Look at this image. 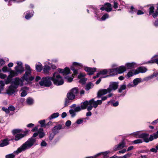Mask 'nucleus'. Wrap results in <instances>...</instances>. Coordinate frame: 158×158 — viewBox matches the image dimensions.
<instances>
[{
  "instance_id": "obj_31",
  "label": "nucleus",
  "mask_w": 158,
  "mask_h": 158,
  "mask_svg": "<svg viewBox=\"0 0 158 158\" xmlns=\"http://www.w3.org/2000/svg\"><path fill=\"white\" fill-rule=\"evenodd\" d=\"M137 10L133 6H131L130 7L129 12L132 14H134L135 13H136Z\"/></svg>"
},
{
  "instance_id": "obj_54",
  "label": "nucleus",
  "mask_w": 158,
  "mask_h": 158,
  "mask_svg": "<svg viewBox=\"0 0 158 158\" xmlns=\"http://www.w3.org/2000/svg\"><path fill=\"white\" fill-rule=\"evenodd\" d=\"M69 99L67 98H65L64 107H66L68 106V104L69 102Z\"/></svg>"
},
{
  "instance_id": "obj_37",
  "label": "nucleus",
  "mask_w": 158,
  "mask_h": 158,
  "mask_svg": "<svg viewBox=\"0 0 158 158\" xmlns=\"http://www.w3.org/2000/svg\"><path fill=\"white\" fill-rule=\"evenodd\" d=\"M70 69H71V70H72V71H73V73L72 74V77H74V76H77V75L78 74V71L79 70L75 69H74L73 67H70Z\"/></svg>"
},
{
  "instance_id": "obj_11",
  "label": "nucleus",
  "mask_w": 158,
  "mask_h": 158,
  "mask_svg": "<svg viewBox=\"0 0 158 158\" xmlns=\"http://www.w3.org/2000/svg\"><path fill=\"white\" fill-rule=\"evenodd\" d=\"M107 94V90L106 89H99L97 93V98H100L104 95Z\"/></svg>"
},
{
  "instance_id": "obj_2",
  "label": "nucleus",
  "mask_w": 158,
  "mask_h": 158,
  "mask_svg": "<svg viewBox=\"0 0 158 158\" xmlns=\"http://www.w3.org/2000/svg\"><path fill=\"white\" fill-rule=\"evenodd\" d=\"M52 78L49 76L44 77L41 79V81L39 82L40 86H44L45 87H49L52 85L51 81Z\"/></svg>"
},
{
  "instance_id": "obj_24",
  "label": "nucleus",
  "mask_w": 158,
  "mask_h": 158,
  "mask_svg": "<svg viewBox=\"0 0 158 158\" xmlns=\"http://www.w3.org/2000/svg\"><path fill=\"white\" fill-rule=\"evenodd\" d=\"M110 151H106L104 152H102L101 153H98L97 154L95 155L94 156V157H97L98 156H99L100 155H101V154H102L104 156L103 158H106V157H108V156H107V155L108 154L110 153Z\"/></svg>"
},
{
  "instance_id": "obj_55",
  "label": "nucleus",
  "mask_w": 158,
  "mask_h": 158,
  "mask_svg": "<svg viewBox=\"0 0 158 158\" xmlns=\"http://www.w3.org/2000/svg\"><path fill=\"white\" fill-rule=\"evenodd\" d=\"M15 155L13 154H10L6 155V158H14Z\"/></svg>"
},
{
  "instance_id": "obj_28",
  "label": "nucleus",
  "mask_w": 158,
  "mask_h": 158,
  "mask_svg": "<svg viewBox=\"0 0 158 158\" xmlns=\"http://www.w3.org/2000/svg\"><path fill=\"white\" fill-rule=\"evenodd\" d=\"M59 115V114L58 112L52 114L50 116L48 117L49 120H51L58 117Z\"/></svg>"
},
{
  "instance_id": "obj_29",
  "label": "nucleus",
  "mask_w": 158,
  "mask_h": 158,
  "mask_svg": "<svg viewBox=\"0 0 158 158\" xmlns=\"http://www.w3.org/2000/svg\"><path fill=\"white\" fill-rule=\"evenodd\" d=\"M71 92L73 94L75 95V96H77L79 94V90L77 87L73 88L71 90Z\"/></svg>"
},
{
  "instance_id": "obj_50",
  "label": "nucleus",
  "mask_w": 158,
  "mask_h": 158,
  "mask_svg": "<svg viewBox=\"0 0 158 158\" xmlns=\"http://www.w3.org/2000/svg\"><path fill=\"white\" fill-rule=\"evenodd\" d=\"M109 18V15L106 13L104 14L101 18V19L102 20L104 21L106 20V19Z\"/></svg>"
},
{
  "instance_id": "obj_62",
  "label": "nucleus",
  "mask_w": 158,
  "mask_h": 158,
  "mask_svg": "<svg viewBox=\"0 0 158 158\" xmlns=\"http://www.w3.org/2000/svg\"><path fill=\"white\" fill-rule=\"evenodd\" d=\"M39 138L41 139L43 138L45 135V133L43 132L39 133Z\"/></svg>"
},
{
  "instance_id": "obj_6",
  "label": "nucleus",
  "mask_w": 158,
  "mask_h": 158,
  "mask_svg": "<svg viewBox=\"0 0 158 158\" xmlns=\"http://www.w3.org/2000/svg\"><path fill=\"white\" fill-rule=\"evenodd\" d=\"M157 6L156 10L154 12V7L153 6H152L149 8V15H152L154 18H156L158 16V3L157 4Z\"/></svg>"
},
{
  "instance_id": "obj_33",
  "label": "nucleus",
  "mask_w": 158,
  "mask_h": 158,
  "mask_svg": "<svg viewBox=\"0 0 158 158\" xmlns=\"http://www.w3.org/2000/svg\"><path fill=\"white\" fill-rule=\"evenodd\" d=\"M102 103V101L101 100H98L97 101H95L94 105V107L96 108L98 107V105H101Z\"/></svg>"
},
{
  "instance_id": "obj_20",
  "label": "nucleus",
  "mask_w": 158,
  "mask_h": 158,
  "mask_svg": "<svg viewBox=\"0 0 158 158\" xmlns=\"http://www.w3.org/2000/svg\"><path fill=\"white\" fill-rule=\"evenodd\" d=\"M33 10L31 11V12H30V11H27L26 12L24 13V14H26L25 18L27 19H30L33 16L32 14Z\"/></svg>"
},
{
  "instance_id": "obj_58",
  "label": "nucleus",
  "mask_w": 158,
  "mask_h": 158,
  "mask_svg": "<svg viewBox=\"0 0 158 158\" xmlns=\"http://www.w3.org/2000/svg\"><path fill=\"white\" fill-rule=\"evenodd\" d=\"M52 124L53 123L52 122L50 121L47 123L46 124L45 127L48 128L50 126L52 125Z\"/></svg>"
},
{
  "instance_id": "obj_49",
  "label": "nucleus",
  "mask_w": 158,
  "mask_h": 158,
  "mask_svg": "<svg viewBox=\"0 0 158 158\" xmlns=\"http://www.w3.org/2000/svg\"><path fill=\"white\" fill-rule=\"evenodd\" d=\"M55 129L58 130V131L62 129V126L61 125L59 124L58 125L55 126L53 128V130H55Z\"/></svg>"
},
{
  "instance_id": "obj_32",
  "label": "nucleus",
  "mask_w": 158,
  "mask_h": 158,
  "mask_svg": "<svg viewBox=\"0 0 158 158\" xmlns=\"http://www.w3.org/2000/svg\"><path fill=\"white\" fill-rule=\"evenodd\" d=\"M141 79L140 78H136L134 79L133 81V83L134 85H137L139 83L141 82Z\"/></svg>"
},
{
  "instance_id": "obj_19",
  "label": "nucleus",
  "mask_w": 158,
  "mask_h": 158,
  "mask_svg": "<svg viewBox=\"0 0 158 158\" xmlns=\"http://www.w3.org/2000/svg\"><path fill=\"white\" fill-rule=\"evenodd\" d=\"M109 85L110 87L112 88L113 90H114L118 88V83L116 82H114L110 84Z\"/></svg>"
},
{
  "instance_id": "obj_63",
  "label": "nucleus",
  "mask_w": 158,
  "mask_h": 158,
  "mask_svg": "<svg viewBox=\"0 0 158 158\" xmlns=\"http://www.w3.org/2000/svg\"><path fill=\"white\" fill-rule=\"evenodd\" d=\"M71 124V122L70 120L67 121L65 123V125L66 127H69Z\"/></svg>"
},
{
  "instance_id": "obj_42",
  "label": "nucleus",
  "mask_w": 158,
  "mask_h": 158,
  "mask_svg": "<svg viewBox=\"0 0 158 158\" xmlns=\"http://www.w3.org/2000/svg\"><path fill=\"white\" fill-rule=\"evenodd\" d=\"M75 111L73 109L70 110L69 112L70 114L71 115V117L72 118L74 117L76 115Z\"/></svg>"
},
{
  "instance_id": "obj_44",
  "label": "nucleus",
  "mask_w": 158,
  "mask_h": 158,
  "mask_svg": "<svg viewBox=\"0 0 158 158\" xmlns=\"http://www.w3.org/2000/svg\"><path fill=\"white\" fill-rule=\"evenodd\" d=\"M87 78L85 77L81 78L79 81V83L82 84V85H84L85 84L86 81L87 80Z\"/></svg>"
},
{
  "instance_id": "obj_1",
  "label": "nucleus",
  "mask_w": 158,
  "mask_h": 158,
  "mask_svg": "<svg viewBox=\"0 0 158 158\" xmlns=\"http://www.w3.org/2000/svg\"><path fill=\"white\" fill-rule=\"evenodd\" d=\"M39 133L38 132L34 133L31 138H29L28 140L23 143L20 147L19 148L15 153L18 154L22 151L30 148L36 142V138Z\"/></svg>"
},
{
  "instance_id": "obj_27",
  "label": "nucleus",
  "mask_w": 158,
  "mask_h": 158,
  "mask_svg": "<svg viewBox=\"0 0 158 158\" xmlns=\"http://www.w3.org/2000/svg\"><path fill=\"white\" fill-rule=\"evenodd\" d=\"M10 75L13 77L14 76H18L19 73H19L17 72L16 71H14V70H10Z\"/></svg>"
},
{
  "instance_id": "obj_45",
  "label": "nucleus",
  "mask_w": 158,
  "mask_h": 158,
  "mask_svg": "<svg viewBox=\"0 0 158 158\" xmlns=\"http://www.w3.org/2000/svg\"><path fill=\"white\" fill-rule=\"evenodd\" d=\"M12 76L9 75L7 78V80L5 81L6 84H7L10 83L12 80Z\"/></svg>"
},
{
  "instance_id": "obj_51",
  "label": "nucleus",
  "mask_w": 158,
  "mask_h": 158,
  "mask_svg": "<svg viewBox=\"0 0 158 158\" xmlns=\"http://www.w3.org/2000/svg\"><path fill=\"white\" fill-rule=\"evenodd\" d=\"M134 75L133 73L131 71H129L127 75L126 76V77H127L128 78L132 77Z\"/></svg>"
},
{
  "instance_id": "obj_13",
  "label": "nucleus",
  "mask_w": 158,
  "mask_h": 158,
  "mask_svg": "<svg viewBox=\"0 0 158 158\" xmlns=\"http://www.w3.org/2000/svg\"><path fill=\"white\" fill-rule=\"evenodd\" d=\"M118 73L121 74L127 70V68L125 66L122 65L116 68Z\"/></svg>"
},
{
  "instance_id": "obj_46",
  "label": "nucleus",
  "mask_w": 158,
  "mask_h": 158,
  "mask_svg": "<svg viewBox=\"0 0 158 158\" xmlns=\"http://www.w3.org/2000/svg\"><path fill=\"white\" fill-rule=\"evenodd\" d=\"M109 71L106 69H103L102 70L100 71L99 73L100 74L105 75Z\"/></svg>"
},
{
  "instance_id": "obj_41",
  "label": "nucleus",
  "mask_w": 158,
  "mask_h": 158,
  "mask_svg": "<svg viewBox=\"0 0 158 158\" xmlns=\"http://www.w3.org/2000/svg\"><path fill=\"white\" fill-rule=\"evenodd\" d=\"M158 76V73L154 72L151 75L148 77V78L149 79H151L154 77H156Z\"/></svg>"
},
{
  "instance_id": "obj_47",
  "label": "nucleus",
  "mask_w": 158,
  "mask_h": 158,
  "mask_svg": "<svg viewBox=\"0 0 158 158\" xmlns=\"http://www.w3.org/2000/svg\"><path fill=\"white\" fill-rule=\"evenodd\" d=\"M92 83L91 82H89L85 85V89L86 90H88L91 88V85Z\"/></svg>"
},
{
  "instance_id": "obj_5",
  "label": "nucleus",
  "mask_w": 158,
  "mask_h": 158,
  "mask_svg": "<svg viewBox=\"0 0 158 158\" xmlns=\"http://www.w3.org/2000/svg\"><path fill=\"white\" fill-rule=\"evenodd\" d=\"M102 7L100 8V10L102 11L105 10L107 12L111 11L112 9L111 4L109 2H106L103 5H100Z\"/></svg>"
},
{
  "instance_id": "obj_43",
  "label": "nucleus",
  "mask_w": 158,
  "mask_h": 158,
  "mask_svg": "<svg viewBox=\"0 0 158 158\" xmlns=\"http://www.w3.org/2000/svg\"><path fill=\"white\" fill-rule=\"evenodd\" d=\"M143 142L142 140L140 139H138L134 140L132 141V143L134 144H136L138 143H142Z\"/></svg>"
},
{
  "instance_id": "obj_12",
  "label": "nucleus",
  "mask_w": 158,
  "mask_h": 158,
  "mask_svg": "<svg viewBox=\"0 0 158 158\" xmlns=\"http://www.w3.org/2000/svg\"><path fill=\"white\" fill-rule=\"evenodd\" d=\"M83 65L79 63L76 62H73L72 65L71 67L76 70H79L80 69V68H83Z\"/></svg>"
},
{
  "instance_id": "obj_34",
  "label": "nucleus",
  "mask_w": 158,
  "mask_h": 158,
  "mask_svg": "<svg viewBox=\"0 0 158 158\" xmlns=\"http://www.w3.org/2000/svg\"><path fill=\"white\" fill-rule=\"evenodd\" d=\"M43 69V66L41 64H36L35 65V70L38 72H40Z\"/></svg>"
},
{
  "instance_id": "obj_7",
  "label": "nucleus",
  "mask_w": 158,
  "mask_h": 158,
  "mask_svg": "<svg viewBox=\"0 0 158 158\" xmlns=\"http://www.w3.org/2000/svg\"><path fill=\"white\" fill-rule=\"evenodd\" d=\"M16 64L18 65L15 68V70L20 74L22 73L24 71V68L22 65V63L20 62L17 61Z\"/></svg>"
},
{
  "instance_id": "obj_30",
  "label": "nucleus",
  "mask_w": 158,
  "mask_h": 158,
  "mask_svg": "<svg viewBox=\"0 0 158 158\" xmlns=\"http://www.w3.org/2000/svg\"><path fill=\"white\" fill-rule=\"evenodd\" d=\"M140 73H145L147 70V69L146 67L140 66L138 67Z\"/></svg>"
},
{
  "instance_id": "obj_52",
  "label": "nucleus",
  "mask_w": 158,
  "mask_h": 158,
  "mask_svg": "<svg viewBox=\"0 0 158 158\" xmlns=\"http://www.w3.org/2000/svg\"><path fill=\"white\" fill-rule=\"evenodd\" d=\"M10 70H11V69H8L6 66H4L2 69V70L4 72H9Z\"/></svg>"
},
{
  "instance_id": "obj_21",
  "label": "nucleus",
  "mask_w": 158,
  "mask_h": 158,
  "mask_svg": "<svg viewBox=\"0 0 158 158\" xmlns=\"http://www.w3.org/2000/svg\"><path fill=\"white\" fill-rule=\"evenodd\" d=\"M23 130L22 129H15L12 131V133L13 135H15L17 134L20 133L21 132H23Z\"/></svg>"
},
{
  "instance_id": "obj_17",
  "label": "nucleus",
  "mask_w": 158,
  "mask_h": 158,
  "mask_svg": "<svg viewBox=\"0 0 158 158\" xmlns=\"http://www.w3.org/2000/svg\"><path fill=\"white\" fill-rule=\"evenodd\" d=\"M108 71L110 76H113L115 75H117L118 73L116 68L110 69Z\"/></svg>"
},
{
  "instance_id": "obj_3",
  "label": "nucleus",
  "mask_w": 158,
  "mask_h": 158,
  "mask_svg": "<svg viewBox=\"0 0 158 158\" xmlns=\"http://www.w3.org/2000/svg\"><path fill=\"white\" fill-rule=\"evenodd\" d=\"M149 134L147 133H142L141 134L139 135V138L143 139L144 142L146 143H148L149 141H151L153 140V136L151 135L149 138Z\"/></svg>"
},
{
  "instance_id": "obj_64",
  "label": "nucleus",
  "mask_w": 158,
  "mask_h": 158,
  "mask_svg": "<svg viewBox=\"0 0 158 158\" xmlns=\"http://www.w3.org/2000/svg\"><path fill=\"white\" fill-rule=\"evenodd\" d=\"M6 77V75L2 73H0V78L2 79H4Z\"/></svg>"
},
{
  "instance_id": "obj_8",
  "label": "nucleus",
  "mask_w": 158,
  "mask_h": 158,
  "mask_svg": "<svg viewBox=\"0 0 158 158\" xmlns=\"http://www.w3.org/2000/svg\"><path fill=\"white\" fill-rule=\"evenodd\" d=\"M84 70L87 72V74L89 75H93L94 73L96 71L97 69L96 68H92L88 67H85Z\"/></svg>"
},
{
  "instance_id": "obj_56",
  "label": "nucleus",
  "mask_w": 158,
  "mask_h": 158,
  "mask_svg": "<svg viewBox=\"0 0 158 158\" xmlns=\"http://www.w3.org/2000/svg\"><path fill=\"white\" fill-rule=\"evenodd\" d=\"M83 122L82 118H80L77 119L76 121V123L78 124H81Z\"/></svg>"
},
{
  "instance_id": "obj_60",
  "label": "nucleus",
  "mask_w": 158,
  "mask_h": 158,
  "mask_svg": "<svg viewBox=\"0 0 158 158\" xmlns=\"http://www.w3.org/2000/svg\"><path fill=\"white\" fill-rule=\"evenodd\" d=\"M40 145L42 147H45L47 145V143L44 140H43L41 142Z\"/></svg>"
},
{
  "instance_id": "obj_53",
  "label": "nucleus",
  "mask_w": 158,
  "mask_h": 158,
  "mask_svg": "<svg viewBox=\"0 0 158 158\" xmlns=\"http://www.w3.org/2000/svg\"><path fill=\"white\" fill-rule=\"evenodd\" d=\"M56 135V134L53 133V132L51 133L50 134V136H49V140H52L53 139V138H54V136Z\"/></svg>"
},
{
  "instance_id": "obj_9",
  "label": "nucleus",
  "mask_w": 158,
  "mask_h": 158,
  "mask_svg": "<svg viewBox=\"0 0 158 158\" xmlns=\"http://www.w3.org/2000/svg\"><path fill=\"white\" fill-rule=\"evenodd\" d=\"M17 88V87L11 85L9 86L8 90L7 91V94L9 95H12L16 92L15 89H16Z\"/></svg>"
},
{
  "instance_id": "obj_23",
  "label": "nucleus",
  "mask_w": 158,
  "mask_h": 158,
  "mask_svg": "<svg viewBox=\"0 0 158 158\" xmlns=\"http://www.w3.org/2000/svg\"><path fill=\"white\" fill-rule=\"evenodd\" d=\"M88 105V101L86 100L81 103V107L82 110H85L86 109Z\"/></svg>"
},
{
  "instance_id": "obj_15",
  "label": "nucleus",
  "mask_w": 158,
  "mask_h": 158,
  "mask_svg": "<svg viewBox=\"0 0 158 158\" xmlns=\"http://www.w3.org/2000/svg\"><path fill=\"white\" fill-rule=\"evenodd\" d=\"M53 84L59 86L63 85L64 83V80L61 79L59 81L58 79H56L52 81Z\"/></svg>"
},
{
  "instance_id": "obj_39",
  "label": "nucleus",
  "mask_w": 158,
  "mask_h": 158,
  "mask_svg": "<svg viewBox=\"0 0 158 158\" xmlns=\"http://www.w3.org/2000/svg\"><path fill=\"white\" fill-rule=\"evenodd\" d=\"M26 102L27 104L31 105L33 103V100L31 98L29 97L27 99Z\"/></svg>"
},
{
  "instance_id": "obj_57",
  "label": "nucleus",
  "mask_w": 158,
  "mask_h": 158,
  "mask_svg": "<svg viewBox=\"0 0 158 158\" xmlns=\"http://www.w3.org/2000/svg\"><path fill=\"white\" fill-rule=\"evenodd\" d=\"M27 95V92L26 90H23L21 94V97H25Z\"/></svg>"
},
{
  "instance_id": "obj_38",
  "label": "nucleus",
  "mask_w": 158,
  "mask_h": 158,
  "mask_svg": "<svg viewBox=\"0 0 158 158\" xmlns=\"http://www.w3.org/2000/svg\"><path fill=\"white\" fill-rule=\"evenodd\" d=\"M34 76H31L29 77V78L27 77L26 78L24 79V81L25 80L28 83L30 84L31 83L30 82L32 81L34 79Z\"/></svg>"
},
{
  "instance_id": "obj_10",
  "label": "nucleus",
  "mask_w": 158,
  "mask_h": 158,
  "mask_svg": "<svg viewBox=\"0 0 158 158\" xmlns=\"http://www.w3.org/2000/svg\"><path fill=\"white\" fill-rule=\"evenodd\" d=\"M126 144V143L124 141V139H123L122 141L118 145H116L114 148V150L116 151L120 149L123 148Z\"/></svg>"
},
{
  "instance_id": "obj_36",
  "label": "nucleus",
  "mask_w": 158,
  "mask_h": 158,
  "mask_svg": "<svg viewBox=\"0 0 158 158\" xmlns=\"http://www.w3.org/2000/svg\"><path fill=\"white\" fill-rule=\"evenodd\" d=\"M71 73L70 70L68 67H66L64 69V75H67Z\"/></svg>"
},
{
  "instance_id": "obj_61",
  "label": "nucleus",
  "mask_w": 158,
  "mask_h": 158,
  "mask_svg": "<svg viewBox=\"0 0 158 158\" xmlns=\"http://www.w3.org/2000/svg\"><path fill=\"white\" fill-rule=\"evenodd\" d=\"M82 109L80 106H77L75 108L74 110L75 112H79Z\"/></svg>"
},
{
  "instance_id": "obj_59",
  "label": "nucleus",
  "mask_w": 158,
  "mask_h": 158,
  "mask_svg": "<svg viewBox=\"0 0 158 158\" xmlns=\"http://www.w3.org/2000/svg\"><path fill=\"white\" fill-rule=\"evenodd\" d=\"M39 126L37 125V126H36L34 128H33L31 131L32 132H35V131H37L38 130V127Z\"/></svg>"
},
{
  "instance_id": "obj_25",
  "label": "nucleus",
  "mask_w": 158,
  "mask_h": 158,
  "mask_svg": "<svg viewBox=\"0 0 158 158\" xmlns=\"http://www.w3.org/2000/svg\"><path fill=\"white\" fill-rule=\"evenodd\" d=\"M21 79L20 80L19 77H16L15 78V81L13 82V83L14 85H13L14 86H15L16 87H18V85H19L20 81H21Z\"/></svg>"
},
{
  "instance_id": "obj_35",
  "label": "nucleus",
  "mask_w": 158,
  "mask_h": 158,
  "mask_svg": "<svg viewBox=\"0 0 158 158\" xmlns=\"http://www.w3.org/2000/svg\"><path fill=\"white\" fill-rule=\"evenodd\" d=\"M126 88V86L125 84H123L120 85L119 88L118 89V92L121 93L123 90H125Z\"/></svg>"
},
{
  "instance_id": "obj_40",
  "label": "nucleus",
  "mask_w": 158,
  "mask_h": 158,
  "mask_svg": "<svg viewBox=\"0 0 158 158\" xmlns=\"http://www.w3.org/2000/svg\"><path fill=\"white\" fill-rule=\"evenodd\" d=\"M45 120V119L41 120L39 121V123L40 124L41 127H45L46 124Z\"/></svg>"
},
{
  "instance_id": "obj_22",
  "label": "nucleus",
  "mask_w": 158,
  "mask_h": 158,
  "mask_svg": "<svg viewBox=\"0 0 158 158\" xmlns=\"http://www.w3.org/2000/svg\"><path fill=\"white\" fill-rule=\"evenodd\" d=\"M10 142L7 139H5L2 140V142L0 144V146L3 147L8 145Z\"/></svg>"
},
{
  "instance_id": "obj_14",
  "label": "nucleus",
  "mask_w": 158,
  "mask_h": 158,
  "mask_svg": "<svg viewBox=\"0 0 158 158\" xmlns=\"http://www.w3.org/2000/svg\"><path fill=\"white\" fill-rule=\"evenodd\" d=\"M51 67L48 65H45L43 68L44 73L46 75H49V71L51 69Z\"/></svg>"
},
{
  "instance_id": "obj_4",
  "label": "nucleus",
  "mask_w": 158,
  "mask_h": 158,
  "mask_svg": "<svg viewBox=\"0 0 158 158\" xmlns=\"http://www.w3.org/2000/svg\"><path fill=\"white\" fill-rule=\"evenodd\" d=\"M29 130H27L24 131L23 132V134L20 133L15 135L14 138L15 140V141H18L21 139L23 138L28 135H29Z\"/></svg>"
},
{
  "instance_id": "obj_26",
  "label": "nucleus",
  "mask_w": 158,
  "mask_h": 158,
  "mask_svg": "<svg viewBox=\"0 0 158 158\" xmlns=\"http://www.w3.org/2000/svg\"><path fill=\"white\" fill-rule=\"evenodd\" d=\"M67 97L70 100H72L74 99L75 96V95L73 94V93L71 92L70 93H67Z\"/></svg>"
},
{
  "instance_id": "obj_16",
  "label": "nucleus",
  "mask_w": 158,
  "mask_h": 158,
  "mask_svg": "<svg viewBox=\"0 0 158 158\" xmlns=\"http://www.w3.org/2000/svg\"><path fill=\"white\" fill-rule=\"evenodd\" d=\"M31 71H27V70L25 72L24 74H23V76L21 77V81L23 82L24 81V79L28 77L31 75Z\"/></svg>"
},
{
  "instance_id": "obj_48",
  "label": "nucleus",
  "mask_w": 158,
  "mask_h": 158,
  "mask_svg": "<svg viewBox=\"0 0 158 158\" xmlns=\"http://www.w3.org/2000/svg\"><path fill=\"white\" fill-rule=\"evenodd\" d=\"M88 105L89 106H94V105L95 102V101L94 98H92L89 101H88Z\"/></svg>"
},
{
  "instance_id": "obj_18",
  "label": "nucleus",
  "mask_w": 158,
  "mask_h": 158,
  "mask_svg": "<svg viewBox=\"0 0 158 158\" xmlns=\"http://www.w3.org/2000/svg\"><path fill=\"white\" fill-rule=\"evenodd\" d=\"M136 65V64L135 62L127 63L125 64V66L127 69H131L133 68Z\"/></svg>"
}]
</instances>
